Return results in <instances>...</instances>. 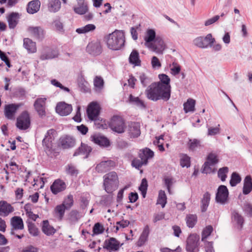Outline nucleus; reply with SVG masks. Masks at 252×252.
<instances>
[{
  "label": "nucleus",
  "instance_id": "f257e3e1",
  "mask_svg": "<svg viewBox=\"0 0 252 252\" xmlns=\"http://www.w3.org/2000/svg\"><path fill=\"white\" fill-rule=\"evenodd\" d=\"M145 94L148 99L157 101L162 100L168 101L171 96V93L155 82L151 83L145 90Z\"/></svg>",
  "mask_w": 252,
  "mask_h": 252
},
{
  "label": "nucleus",
  "instance_id": "f03ea898",
  "mask_svg": "<svg viewBox=\"0 0 252 252\" xmlns=\"http://www.w3.org/2000/svg\"><path fill=\"white\" fill-rule=\"evenodd\" d=\"M108 47L113 50H118L124 46L125 37L122 31L116 30L106 38Z\"/></svg>",
  "mask_w": 252,
  "mask_h": 252
},
{
  "label": "nucleus",
  "instance_id": "7ed1b4c3",
  "mask_svg": "<svg viewBox=\"0 0 252 252\" xmlns=\"http://www.w3.org/2000/svg\"><path fill=\"white\" fill-rule=\"evenodd\" d=\"M103 186L105 191L112 193L119 186V179L116 172L111 171L103 176Z\"/></svg>",
  "mask_w": 252,
  "mask_h": 252
},
{
  "label": "nucleus",
  "instance_id": "20e7f679",
  "mask_svg": "<svg viewBox=\"0 0 252 252\" xmlns=\"http://www.w3.org/2000/svg\"><path fill=\"white\" fill-rule=\"evenodd\" d=\"M200 236L196 234H190L186 240V250L188 252H198Z\"/></svg>",
  "mask_w": 252,
  "mask_h": 252
},
{
  "label": "nucleus",
  "instance_id": "39448f33",
  "mask_svg": "<svg viewBox=\"0 0 252 252\" xmlns=\"http://www.w3.org/2000/svg\"><path fill=\"white\" fill-rule=\"evenodd\" d=\"M109 127L114 132L123 133L126 128L124 120L120 116H114L111 119L109 124Z\"/></svg>",
  "mask_w": 252,
  "mask_h": 252
},
{
  "label": "nucleus",
  "instance_id": "423d86ee",
  "mask_svg": "<svg viewBox=\"0 0 252 252\" xmlns=\"http://www.w3.org/2000/svg\"><path fill=\"white\" fill-rule=\"evenodd\" d=\"M215 39L213 38L211 33L208 34L205 37L199 36L195 38L193 41V44L200 48H207L208 47H212Z\"/></svg>",
  "mask_w": 252,
  "mask_h": 252
},
{
  "label": "nucleus",
  "instance_id": "0eeeda50",
  "mask_svg": "<svg viewBox=\"0 0 252 252\" xmlns=\"http://www.w3.org/2000/svg\"><path fill=\"white\" fill-rule=\"evenodd\" d=\"M31 124L30 117L27 111L23 112L17 119L16 126L21 130L28 129Z\"/></svg>",
  "mask_w": 252,
  "mask_h": 252
},
{
  "label": "nucleus",
  "instance_id": "6e6552de",
  "mask_svg": "<svg viewBox=\"0 0 252 252\" xmlns=\"http://www.w3.org/2000/svg\"><path fill=\"white\" fill-rule=\"evenodd\" d=\"M219 162L217 155L214 153H210L207 158V161L205 162L203 165L202 172L208 174L213 171L211 166H213Z\"/></svg>",
  "mask_w": 252,
  "mask_h": 252
},
{
  "label": "nucleus",
  "instance_id": "1a4fd4ad",
  "mask_svg": "<svg viewBox=\"0 0 252 252\" xmlns=\"http://www.w3.org/2000/svg\"><path fill=\"white\" fill-rule=\"evenodd\" d=\"M231 223L233 227L239 231H241L244 226L245 219L243 216L236 210L231 212Z\"/></svg>",
  "mask_w": 252,
  "mask_h": 252
},
{
  "label": "nucleus",
  "instance_id": "9d476101",
  "mask_svg": "<svg viewBox=\"0 0 252 252\" xmlns=\"http://www.w3.org/2000/svg\"><path fill=\"white\" fill-rule=\"evenodd\" d=\"M46 98H38L35 100L33 104L35 111L41 118L45 117L46 115Z\"/></svg>",
  "mask_w": 252,
  "mask_h": 252
},
{
  "label": "nucleus",
  "instance_id": "9b49d317",
  "mask_svg": "<svg viewBox=\"0 0 252 252\" xmlns=\"http://www.w3.org/2000/svg\"><path fill=\"white\" fill-rule=\"evenodd\" d=\"M86 51L89 54L93 56L100 55L102 51L100 41L95 40L89 42L86 47Z\"/></svg>",
  "mask_w": 252,
  "mask_h": 252
},
{
  "label": "nucleus",
  "instance_id": "f8f14e48",
  "mask_svg": "<svg viewBox=\"0 0 252 252\" xmlns=\"http://www.w3.org/2000/svg\"><path fill=\"white\" fill-rule=\"evenodd\" d=\"M228 195L229 192L227 187L224 185L220 186L216 195V202L222 204H225L227 201Z\"/></svg>",
  "mask_w": 252,
  "mask_h": 252
},
{
  "label": "nucleus",
  "instance_id": "ddd939ff",
  "mask_svg": "<svg viewBox=\"0 0 252 252\" xmlns=\"http://www.w3.org/2000/svg\"><path fill=\"white\" fill-rule=\"evenodd\" d=\"M23 105L20 103H11L5 105L4 106V115L5 117L10 120L14 119V116L18 109Z\"/></svg>",
  "mask_w": 252,
  "mask_h": 252
},
{
  "label": "nucleus",
  "instance_id": "4468645a",
  "mask_svg": "<svg viewBox=\"0 0 252 252\" xmlns=\"http://www.w3.org/2000/svg\"><path fill=\"white\" fill-rule=\"evenodd\" d=\"M100 112V106L95 102H91L87 109L88 118L92 121H96Z\"/></svg>",
  "mask_w": 252,
  "mask_h": 252
},
{
  "label": "nucleus",
  "instance_id": "2eb2a0df",
  "mask_svg": "<svg viewBox=\"0 0 252 252\" xmlns=\"http://www.w3.org/2000/svg\"><path fill=\"white\" fill-rule=\"evenodd\" d=\"M126 131L130 138L138 137L141 134L140 124L135 122L130 123L127 127Z\"/></svg>",
  "mask_w": 252,
  "mask_h": 252
},
{
  "label": "nucleus",
  "instance_id": "dca6fc26",
  "mask_svg": "<svg viewBox=\"0 0 252 252\" xmlns=\"http://www.w3.org/2000/svg\"><path fill=\"white\" fill-rule=\"evenodd\" d=\"M75 144V139L71 136L64 135L59 139V146L64 149L71 148Z\"/></svg>",
  "mask_w": 252,
  "mask_h": 252
},
{
  "label": "nucleus",
  "instance_id": "f3484780",
  "mask_svg": "<svg viewBox=\"0 0 252 252\" xmlns=\"http://www.w3.org/2000/svg\"><path fill=\"white\" fill-rule=\"evenodd\" d=\"M10 224L12 226L10 234L15 235V230H22L24 228L23 220L20 217L14 216L10 219Z\"/></svg>",
  "mask_w": 252,
  "mask_h": 252
},
{
  "label": "nucleus",
  "instance_id": "a211bd4d",
  "mask_svg": "<svg viewBox=\"0 0 252 252\" xmlns=\"http://www.w3.org/2000/svg\"><path fill=\"white\" fill-rule=\"evenodd\" d=\"M28 31L39 41L42 40L45 37V32L41 27H29Z\"/></svg>",
  "mask_w": 252,
  "mask_h": 252
},
{
  "label": "nucleus",
  "instance_id": "6ab92c4d",
  "mask_svg": "<svg viewBox=\"0 0 252 252\" xmlns=\"http://www.w3.org/2000/svg\"><path fill=\"white\" fill-rule=\"evenodd\" d=\"M72 107L71 105L68 104L64 102L58 103L56 107V111L61 116H67L72 111Z\"/></svg>",
  "mask_w": 252,
  "mask_h": 252
},
{
  "label": "nucleus",
  "instance_id": "aec40b11",
  "mask_svg": "<svg viewBox=\"0 0 252 252\" xmlns=\"http://www.w3.org/2000/svg\"><path fill=\"white\" fill-rule=\"evenodd\" d=\"M116 166L115 161L111 160L102 161L97 164L95 169L99 173L106 172Z\"/></svg>",
  "mask_w": 252,
  "mask_h": 252
},
{
  "label": "nucleus",
  "instance_id": "412c9836",
  "mask_svg": "<svg viewBox=\"0 0 252 252\" xmlns=\"http://www.w3.org/2000/svg\"><path fill=\"white\" fill-rule=\"evenodd\" d=\"M147 47L157 53H161L165 48V44L161 37L157 36L154 43H150L149 45H147Z\"/></svg>",
  "mask_w": 252,
  "mask_h": 252
},
{
  "label": "nucleus",
  "instance_id": "4be33fe9",
  "mask_svg": "<svg viewBox=\"0 0 252 252\" xmlns=\"http://www.w3.org/2000/svg\"><path fill=\"white\" fill-rule=\"evenodd\" d=\"M66 187V186L64 182L62 180L57 179L51 186L50 189L53 194H57L59 192L65 190Z\"/></svg>",
  "mask_w": 252,
  "mask_h": 252
},
{
  "label": "nucleus",
  "instance_id": "5701e85b",
  "mask_svg": "<svg viewBox=\"0 0 252 252\" xmlns=\"http://www.w3.org/2000/svg\"><path fill=\"white\" fill-rule=\"evenodd\" d=\"M58 55V52L57 50L46 47L42 52L40 59L41 60H50L57 57Z\"/></svg>",
  "mask_w": 252,
  "mask_h": 252
},
{
  "label": "nucleus",
  "instance_id": "b1692460",
  "mask_svg": "<svg viewBox=\"0 0 252 252\" xmlns=\"http://www.w3.org/2000/svg\"><path fill=\"white\" fill-rule=\"evenodd\" d=\"M120 248V242L116 238L111 237L109 239L105 240L104 243L103 248L108 250L117 251Z\"/></svg>",
  "mask_w": 252,
  "mask_h": 252
},
{
  "label": "nucleus",
  "instance_id": "393cba45",
  "mask_svg": "<svg viewBox=\"0 0 252 252\" xmlns=\"http://www.w3.org/2000/svg\"><path fill=\"white\" fill-rule=\"evenodd\" d=\"M14 211V208L6 201H0V216L6 217Z\"/></svg>",
  "mask_w": 252,
  "mask_h": 252
},
{
  "label": "nucleus",
  "instance_id": "a878e982",
  "mask_svg": "<svg viewBox=\"0 0 252 252\" xmlns=\"http://www.w3.org/2000/svg\"><path fill=\"white\" fill-rule=\"evenodd\" d=\"M92 150V149L90 146L82 143L81 146L75 151L73 156L84 155V158H87Z\"/></svg>",
  "mask_w": 252,
  "mask_h": 252
},
{
  "label": "nucleus",
  "instance_id": "bb28decb",
  "mask_svg": "<svg viewBox=\"0 0 252 252\" xmlns=\"http://www.w3.org/2000/svg\"><path fill=\"white\" fill-rule=\"evenodd\" d=\"M92 141L101 147H107L110 145L109 140L103 136L95 135L92 136Z\"/></svg>",
  "mask_w": 252,
  "mask_h": 252
},
{
  "label": "nucleus",
  "instance_id": "cd10ccee",
  "mask_svg": "<svg viewBox=\"0 0 252 252\" xmlns=\"http://www.w3.org/2000/svg\"><path fill=\"white\" fill-rule=\"evenodd\" d=\"M40 1L39 0H33L30 1L27 6V11L31 14L37 12L40 7Z\"/></svg>",
  "mask_w": 252,
  "mask_h": 252
},
{
  "label": "nucleus",
  "instance_id": "c85d7f7f",
  "mask_svg": "<svg viewBox=\"0 0 252 252\" xmlns=\"http://www.w3.org/2000/svg\"><path fill=\"white\" fill-rule=\"evenodd\" d=\"M158 78L160 81L156 83H159V85L171 93L170 79L168 76L165 74H160L158 75Z\"/></svg>",
  "mask_w": 252,
  "mask_h": 252
},
{
  "label": "nucleus",
  "instance_id": "c756f323",
  "mask_svg": "<svg viewBox=\"0 0 252 252\" xmlns=\"http://www.w3.org/2000/svg\"><path fill=\"white\" fill-rule=\"evenodd\" d=\"M56 131L54 129L48 130L44 138L42 140L43 145L45 146L47 148H50L52 147V141L54 139V134Z\"/></svg>",
  "mask_w": 252,
  "mask_h": 252
},
{
  "label": "nucleus",
  "instance_id": "7c9ffc66",
  "mask_svg": "<svg viewBox=\"0 0 252 252\" xmlns=\"http://www.w3.org/2000/svg\"><path fill=\"white\" fill-rule=\"evenodd\" d=\"M18 13L12 12L7 17L8 26L10 29H14L17 26L19 19Z\"/></svg>",
  "mask_w": 252,
  "mask_h": 252
},
{
  "label": "nucleus",
  "instance_id": "2f4dec72",
  "mask_svg": "<svg viewBox=\"0 0 252 252\" xmlns=\"http://www.w3.org/2000/svg\"><path fill=\"white\" fill-rule=\"evenodd\" d=\"M47 6L50 12L55 13L60 9L61 2L60 0H48Z\"/></svg>",
  "mask_w": 252,
  "mask_h": 252
},
{
  "label": "nucleus",
  "instance_id": "473e14b6",
  "mask_svg": "<svg viewBox=\"0 0 252 252\" xmlns=\"http://www.w3.org/2000/svg\"><path fill=\"white\" fill-rule=\"evenodd\" d=\"M23 45L29 53H35L36 51L35 42L29 38H26L24 39Z\"/></svg>",
  "mask_w": 252,
  "mask_h": 252
},
{
  "label": "nucleus",
  "instance_id": "72a5a7b5",
  "mask_svg": "<svg viewBox=\"0 0 252 252\" xmlns=\"http://www.w3.org/2000/svg\"><path fill=\"white\" fill-rule=\"evenodd\" d=\"M42 230L43 232L48 236L53 235L56 232V229L49 224L48 220L42 221Z\"/></svg>",
  "mask_w": 252,
  "mask_h": 252
},
{
  "label": "nucleus",
  "instance_id": "f704fd0d",
  "mask_svg": "<svg viewBox=\"0 0 252 252\" xmlns=\"http://www.w3.org/2000/svg\"><path fill=\"white\" fill-rule=\"evenodd\" d=\"M252 189V179L250 176H247L244 181L243 193L244 194H248Z\"/></svg>",
  "mask_w": 252,
  "mask_h": 252
},
{
  "label": "nucleus",
  "instance_id": "c9c22d12",
  "mask_svg": "<svg viewBox=\"0 0 252 252\" xmlns=\"http://www.w3.org/2000/svg\"><path fill=\"white\" fill-rule=\"evenodd\" d=\"M129 62L136 66L140 65L141 61L139 59V54L136 50H133L129 57Z\"/></svg>",
  "mask_w": 252,
  "mask_h": 252
},
{
  "label": "nucleus",
  "instance_id": "e433bc0d",
  "mask_svg": "<svg viewBox=\"0 0 252 252\" xmlns=\"http://www.w3.org/2000/svg\"><path fill=\"white\" fill-rule=\"evenodd\" d=\"M128 101L129 103L141 108H145L146 105L144 102L138 97H135L130 94L129 96Z\"/></svg>",
  "mask_w": 252,
  "mask_h": 252
},
{
  "label": "nucleus",
  "instance_id": "4c0bfd02",
  "mask_svg": "<svg viewBox=\"0 0 252 252\" xmlns=\"http://www.w3.org/2000/svg\"><path fill=\"white\" fill-rule=\"evenodd\" d=\"M150 232L149 227L146 225L141 233L139 240L137 242V245L141 246L143 245L147 241Z\"/></svg>",
  "mask_w": 252,
  "mask_h": 252
},
{
  "label": "nucleus",
  "instance_id": "58836bf2",
  "mask_svg": "<svg viewBox=\"0 0 252 252\" xmlns=\"http://www.w3.org/2000/svg\"><path fill=\"white\" fill-rule=\"evenodd\" d=\"M154 156V152L147 148L141 151L139 154V157L140 158L144 159L145 163L148 162V159L153 158Z\"/></svg>",
  "mask_w": 252,
  "mask_h": 252
},
{
  "label": "nucleus",
  "instance_id": "ea45409f",
  "mask_svg": "<svg viewBox=\"0 0 252 252\" xmlns=\"http://www.w3.org/2000/svg\"><path fill=\"white\" fill-rule=\"evenodd\" d=\"M211 195L208 192H205L201 200V209L202 212H205L209 204Z\"/></svg>",
  "mask_w": 252,
  "mask_h": 252
},
{
  "label": "nucleus",
  "instance_id": "a19ab883",
  "mask_svg": "<svg viewBox=\"0 0 252 252\" xmlns=\"http://www.w3.org/2000/svg\"><path fill=\"white\" fill-rule=\"evenodd\" d=\"M156 37V32L154 30H148L145 37V45L147 47V45L152 43L151 42L153 41Z\"/></svg>",
  "mask_w": 252,
  "mask_h": 252
},
{
  "label": "nucleus",
  "instance_id": "79ce46f5",
  "mask_svg": "<svg viewBox=\"0 0 252 252\" xmlns=\"http://www.w3.org/2000/svg\"><path fill=\"white\" fill-rule=\"evenodd\" d=\"M197 217L196 215L189 214L186 216V220L187 226L189 228H192L197 222Z\"/></svg>",
  "mask_w": 252,
  "mask_h": 252
},
{
  "label": "nucleus",
  "instance_id": "37998d69",
  "mask_svg": "<svg viewBox=\"0 0 252 252\" xmlns=\"http://www.w3.org/2000/svg\"><path fill=\"white\" fill-rule=\"evenodd\" d=\"M95 26L94 24H88L84 27H82L76 29V32L79 34L86 33L92 32L95 29Z\"/></svg>",
  "mask_w": 252,
  "mask_h": 252
},
{
  "label": "nucleus",
  "instance_id": "c03bdc74",
  "mask_svg": "<svg viewBox=\"0 0 252 252\" xmlns=\"http://www.w3.org/2000/svg\"><path fill=\"white\" fill-rule=\"evenodd\" d=\"M188 146L189 151H194L201 146L200 141L197 139H189Z\"/></svg>",
  "mask_w": 252,
  "mask_h": 252
},
{
  "label": "nucleus",
  "instance_id": "a18cd8bd",
  "mask_svg": "<svg viewBox=\"0 0 252 252\" xmlns=\"http://www.w3.org/2000/svg\"><path fill=\"white\" fill-rule=\"evenodd\" d=\"M195 101L192 99H189L188 101L184 104V110L185 113L190 111H194Z\"/></svg>",
  "mask_w": 252,
  "mask_h": 252
},
{
  "label": "nucleus",
  "instance_id": "49530a36",
  "mask_svg": "<svg viewBox=\"0 0 252 252\" xmlns=\"http://www.w3.org/2000/svg\"><path fill=\"white\" fill-rule=\"evenodd\" d=\"M167 203V197L165 191L160 190L158 193L157 204L161 205L162 208H164Z\"/></svg>",
  "mask_w": 252,
  "mask_h": 252
},
{
  "label": "nucleus",
  "instance_id": "de8ad7c7",
  "mask_svg": "<svg viewBox=\"0 0 252 252\" xmlns=\"http://www.w3.org/2000/svg\"><path fill=\"white\" fill-rule=\"evenodd\" d=\"M79 219V213L77 210H72L68 215V220L71 224H74Z\"/></svg>",
  "mask_w": 252,
  "mask_h": 252
},
{
  "label": "nucleus",
  "instance_id": "09e8293b",
  "mask_svg": "<svg viewBox=\"0 0 252 252\" xmlns=\"http://www.w3.org/2000/svg\"><path fill=\"white\" fill-rule=\"evenodd\" d=\"M74 11L80 15H83L88 11V7L87 4H78L77 6L73 8Z\"/></svg>",
  "mask_w": 252,
  "mask_h": 252
},
{
  "label": "nucleus",
  "instance_id": "8fccbe9b",
  "mask_svg": "<svg viewBox=\"0 0 252 252\" xmlns=\"http://www.w3.org/2000/svg\"><path fill=\"white\" fill-rule=\"evenodd\" d=\"M73 197L71 194L67 195V197L65 198L63 203L62 204L66 210L69 209L73 204Z\"/></svg>",
  "mask_w": 252,
  "mask_h": 252
},
{
  "label": "nucleus",
  "instance_id": "3c124183",
  "mask_svg": "<svg viewBox=\"0 0 252 252\" xmlns=\"http://www.w3.org/2000/svg\"><path fill=\"white\" fill-rule=\"evenodd\" d=\"M241 181V178L240 175L236 173L233 172L231 176V179L230 181V184L232 187L236 186L238 184L240 183Z\"/></svg>",
  "mask_w": 252,
  "mask_h": 252
},
{
  "label": "nucleus",
  "instance_id": "603ef678",
  "mask_svg": "<svg viewBox=\"0 0 252 252\" xmlns=\"http://www.w3.org/2000/svg\"><path fill=\"white\" fill-rule=\"evenodd\" d=\"M28 227L29 233L33 236H36L39 234L38 229L36 227L34 223L28 222Z\"/></svg>",
  "mask_w": 252,
  "mask_h": 252
},
{
  "label": "nucleus",
  "instance_id": "864d4df0",
  "mask_svg": "<svg viewBox=\"0 0 252 252\" xmlns=\"http://www.w3.org/2000/svg\"><path fill=\"white\" fill-rule=\"evenodd\" d=\"M228 170L229 169L227 167H223L219 169L218 176L222 182L225 181L227 177L226 174L228 172Z\"/></svg>",
  "mask_w": 252,
  "mask_h": 252
},
{
  "label": "nucleus",
  "instance_id": "5fc2aeb1",
  "mask_svg": "<svg viewBox=\"0 0 252 252\" xmlns=\"http://www.w3.org/2000/svg\"><path fill=\"white\" fill-rule=\"evenodd\" d=\"M53 27L54 29L59 32H63V26L62 22L60 19H56L53 23Z\"/></svg>",
  "mask_w": 252,
  "mask_h": 252
},
{
  "label": "nucleus",
  "instance_id": "6e6d98bb",
  "mask_svg": "<svg viewBox=\"0 0 252 252\" xmlns=\"http://www.w3.org/2000/svg\"><path fill=\"white\" fill-rule=\"evenodd\" d=\"M139 79L140 80L141 83L144 87H146L152 82V79L150 77L146 76L144 73L140 74L139 76Z\"/></svg>",
  "mask_w": 252,
  "mask_h": 252
},
{
  "label": "nucleus",
  "instance_id": "4d7b16f0",
  "mask_svg": "<svg viewBox=\"0 0 252 252\" xmlns=\"http://www.w3.org/2000/svg\"><path fill=\"white\" fill-rule=\"evenodd\" d=\"M213 230V228L211 225L207 226L202 232V241H204L210 235Z\"/></svg>",
  "mask_w": 252,
  "mask_h": 252
},
{
  "label": "nucleus",
  "instance_id": "13d9d810",
  "mask_svg": "<svg viewBox=\"0 0 252 252\" xmlns=\"http://www.w3.org/2000/svg\"><path fill=\"white\" fill-rule=\"evenodd\" d=\"M104 228L102 225H101L99 222L96 223L93 227V231L94 234H93V235H95V234L97 235V234H101L104 232Z\"/></svg>",
  "mask_w": 252,
  "mask_h": 252
},
{
  "label": "nucleus",
  "instance_id": "bf43d9fd",
  "mask_svg": "<svg viewBox=\"0 0 252 252\" xmlns=\"http://www.w3.org/2000/svg\"><path fill=\"white\" fill-rule=\"evenodd\" d=\"M180 165L182 167L190 166V158L187 155H183L180 159Z\"/></svg>",
  "mask_w": 252,
  "mask_h": 252
},
{
  "label": "nucleus",
  "instance_id": "052dcab7",
  "mask_svg": "<svg viewBox=\"0 0 252 252\" xmlns=\"http://www.w3.org/2000/svg\"><path fill=\"white\" fill-rule=\"evenodd\" d=\"M66 173L71 176H77L78 174V170L72 164L67 165L66 168Z\"/></svg>",
  "mask_w": 252,
  "mask_h": 252
},
{
  "label": "nucleus",
  "instance_id": "680f3d73",
  "mask_svg": "<svg viewBox=\"0 0 252 252\" xmlns=\"http://www.w3.org/2000/svg\"><path fill=\"white\" fill-rule=\"evenodd\" d=\"M147 162L145 163L144 159H134L132 161V165L137 169H139L143 165L147 164Z\"/></svg>",
  "mask_w": 252,
  "mask_h": 252
},
{
  "label": "nucleus",
  "instance_id": "e2e57ef3",
  "mask_svg": "<svg viewBox=\"0 0 252 252\" xmlns=\"http://www.w3.org/2000/svg\"><path fill=\"white\" fill-rule=\"evenodd\" d=\"M171 66V71L174 75L178 74L181 71V66L177 63L173 62Z\"/></svg>",
  "mask_w": 252,
  "mask_h": 252
},
{
  "label": "nucleus",
  "instance_id": "0e129e2a",
  "mask_svg": "<svg viewBox=\"0 0 252 252\" xmlns=\"http://www.w3.org/2000/svg\"><path fill=\"white\" fill-rule=\"evenodd\" d=\"M66 208L62 204L58 205L56 207L55 211L57 214H58L60 219H62L64 216Z\"/></svg>",
  "mask_w": 252,
  "mask_h": 252
},
{
  "label": "nucleus",
  "instance_id": "69168bd1",
  "mask_svg": "<svg viewBox=\"0 0 252 252\" xmlns=\"http://www.w3.org/2000/svg\"><path fill=\"white\" fill-rule=\"evenodd\" d=\"M94 86L98 89H101L103 87L104 81L102 77L96 76L94 81Z\"/></svg>",
  "mask_w": 252,
  "mask_h": 252
},
{
  "label": "nucleus",
  "instance_id": "338daca9",
  "mask_svg": "<svg viewBox=\"0 0 252 252\" xmlns=\"http://www.w3.org/2000/svg\"><path fill=\"white\" fill-rule=\"evenodd\" d=\"M111 197L108 195H103L101 197L100 204L102 205L107 206L110 204Z\"/></svg>",
  "mask_w": 252,
  "mask_h": 252
},
{
  "label": "nucleus",
  "instance_id": "774afa93",
  "mask_svg": "<svg viewBox=\"0 0 252 252\" xmlns=\"http://www.w3.org/2000/svg\"><path fill=\"white\" fill-rule=\"evenodd\" d=\"M151 64L153 68H159L161 67V64L159 59L156 56H153L151 60Z\"/></svg>",
  "mask_w": 252,
  "mask_h": 252
}]
</instances>
